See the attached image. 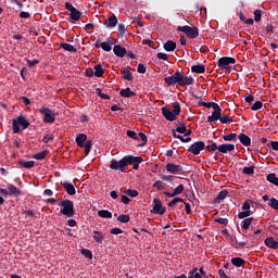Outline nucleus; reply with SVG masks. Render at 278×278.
Returning <instances> with one entry per match:
<instances>
[{
    "mask_svg": "<svg viewBox=\"0 0 278 278\" xmlns=\"http://www.w3.org/2000/svg\"><path fill=\"white\" fill-rule=\"evenodd\" d=\"M153 188H157V190H164V186L162 185V181L157 180L153 184Z\"/></svg>",
    "mask_w": 278,
    "mask_h": 278,
    "instance_id": "nucleus-62",
    "label": "nucleus"
},
{
    "mask_svg": "<svg viewBox=\"0 0 278 278\" xmlns=\"http://www.w3.org/2000/svg\"><path fill=\"white\" fill-rule=\"evenodd\" d=\"M167 173H172L175 175V173H181L184 170V167L181 165H176L175 163H167L165 166Z\"/></svg>",
    "mask_w": 278,
    "mask_h": 278,
    "instance_id": "nucleus-12",
    "label": "nucleus"
},
{
    "mask_svg": "<svg viewBox=\"0 0 278 278\" xmlns=\"http://www.w3.org/2000/svg\"><path fill=\"white\" fill-rule=\"evenodd\" d=\"M139 138L142 140V143L139 147H144L147 144V135L144 132H139Z\"/></svg>",
    "mask_w": 278,
    "mask_h": 278,
    "instance_id": "nucleus-52",
    "label": "nucleus"
},
{
    "mask_svg": "<svg viewBox=\"0 0 278 278\" xmlns=\"http://www.w3.org/2000/svg\"><path fill=\"white\" fill-rule=\"evenodd\" d=\"M228 194H229V191H227V189L219 191L217 197L214 199V204L219 205V203H223V200L227 199Z\"/></svg>",
    "mask_w": 278,
    "mask_h": 278,
    "instance_id": "nucleus-19",
    "label": "nucleus"
},
{
    "mask_svg": "<svg viewBox=\"0 0 278 278\" xmlns=\"http://www.w3.org/2000/svg\"><path fill=\"white\" fill-rule=\"evenodd\" d=\"M231 264L232 266H236V268H241V266H244V264H247V261H244L242 257H232Z\"/></svg>",
    "mask_w": 278,
    "mask_h": 278,
    "instance_id": "nucleus-28",
    "label": "nucleus"
},
{
    "mask_svg": "<svg viewBox=\"0 0 278 278\" xmlns=\"http://www.w3.org/2000/svg\"><path fill=\"white\" fill-rule=\"evenodd\" d=\"M153 204L154 214H160L161 216L166 214V207H162V200L156 198L153 200Z\"/></svg>",
    "mask_w": 278,
    "mask_h": 278,
    "instance_id": "nucleus-10",
    "label": "nucleus"
},
{
    "mask_svg": "<svg viewBox=\"0 0 278 278\" xmlns=\"http://www.w3.org/2000/svg\"><path fill=\"white\" fill-rule=\"evenodd\" d=\"M239 141L241 142V144H243V147H251V137L247 136L245 134H240L238 136Z\"/></svg>",
    "mask_w": 278,
    "mask_h": 278,
    "instance_id": "nucleus-24",
    "label": "nucleus"
},
{
    "mask_svg": "<svg viewBox=\"0 0 278 278\" xmlns=\"http://www.w3.org/2000/svg\"><path fill=\"white\" fill-rule=\"evenodd\" d=\"M231 151H236V146L233 143H223L218 146L219 153H231Z\"/></svg>",
    "mask_w": 278,
    "mask_h": 278,
    "instance_id": "nucleus-13",
    "label": "nucleus"
},
{
    "mask_svg": "<svg viewBox=\"0 0 278 278\" xmlns=\"http://www.w3.org/2000/svg\"><path fill=\"white\" fill-rule=\"evenodd\" d=\"M252 223H253V217L243 219L242 229H249V227H251Z\"/></svg>",
    "mask_w": 278,
    "mask_h": 278,
    "instance_id": "nucleus-45",
    "label": "nucleus"
},
{
    "mask_svg": "<svg viewBox=\"0 0 278 278\" xmlns=\"http://www.w3.org/2000/svg\"><path fill=\"white\" fill-rule=\"evenodd\" d=\"M53 140V135H46L42 138V142H45L46 144L50 141Z\"/></svg>",
    "mask_w": 278,
    "mask_h": 278,
    "instance_id": "nucleus-63",
    "label": "nucleus"
},
{
    "mask_svg": "<svg viewBox=\"0 0 278 278\" xmlns=\"http://www.w3.org/2000/svg\"><path fill=\"white\" fill-rule=\"evenodd\" d=\"M122 79L126 81H134V74H131V67L122 70Z\"/></svg>",
    "mask_w": 278,
    "mask_h": 278,
    "instance_id": "nucleus-18",
    "label": "nucleus"
},
{
    "mask_svg": "<svg viewBox=\"0 0 278 278\" xmlns=\"http://www.w3.org/2000/svg\"><path fill=\"white\" fill-rule=\"evenodd\" d=\"M223 113V109H220V105L214 109V112L212 115L207 117V123H216V121H220V115Z\"/></svg>",
    "mask_w": 278,
    "mask_h": 278,
    "instance_id": "nucleus-11",
    "label": "nucleus"
},
{
    "mask_svg": "<svg viewBox=\"0 0 278 278\" xmlns=\"http://www.w3.org/2000/svg\"><path fill=\"white\" fill-rule=\"evenodd\" d=\"M163 49H164L165 51H168V52L175 51V49H177V43H176L175 41H173V40H167V41L164 43Z\"/></svg>",
    "mask_w": 278,
    "mask_h": 278,
    "instance_id": "nucleus-26",
    "label": "nucleus"
},
{
    "mask_svg": "<svg viewBox=\"0 0 278 278\" xmlns=\"http://www.w3.org/2000/svg\"><path fill=\"white\" fill-rule=\"evenodd\" d=\"M21 127L22 129H27V127H29V121H27L23 115H18L12 121L13 134H18V131H21Z\"/></svg>",
    "mask_w": 278,
    "mask_h": 278,
    "instance_id": "nucleus-5",
    "label": "nucleus"
},
{
    "mask_svg": "<svg viewBox=\"0 0 278 278\" xmlns=\"http://www.w3.org/2000/svg\"><path fill=\"white\" fill-rule=\"evenodd\" d=\"M36 64H40V61L35 59V60H27V66H29V68H33V66H36Z\"/></svg>",
    "mask_w": 278,
    "mask_h": 278,
    "instance_id": "nucleus-56",
    "label": "nucleus"
},
{
    "mask_svg": "<svg viewBox=\"0 0 278 278\" xmlns=\"http://www.w3.org/2000/svg\"><path fill=\"white\" fill-rule=\"evenodd\" d=\"M173 108L174 110H170L167 106H163L161 109L164 118L166 121H169L170 123H173L174 121H177V116L181 114V104H179V102H174Z\"/></svg>",
    "mask_w": 278,
    "mask_h": 278,
    "instance_id": "nucleus-3",
    "label": "nucleus"
},
{
    "mask_svg": "<svg viewBox=\"0 0 278 278\" xmlns=\"http://www.w3.org/2000/svg\"><path fill=\"white\" fill-rule=\"evenodd\" d=\"M118 25V17L116 15H111L108 17V21L104 22V27L112 29Z\"/></svg>",
    "mask_w": 278,
    "mask_h": 278,
    "instance_id": "nucleus-15",
    "label": "nucleus"
},
{
    "mask_svg": "<svg viewBox=\"0 0 278 278\" xmlns=\"http://www.w3.org/2000/svg\"><path fill=\"white\" fill-rule=\"evenodd\" d=\"M119 97H124V99H131V97H136V92L131 91V88L127 87L119 91Z\"/></svg>",
    "mask_w": 278,
    "mask_h": 278,
    "instance_id": "nucleus-22",
    "label": "nucleus"
},
{
    "mask_svg": "<svg viewBox=\"0 0 278 278\" xmlns=\"http://www.w3.org/2000/svg\"><path fill=\"white\" fill-rule=\"evenodd\" d=\"M177 31H182V34H186L187 38H199V27H190L188 25L186 26H177Z\"/></svg>",
    "mask_w": 278,
    "mask_h": 278,
    "instance_id": "nucleus-6",
    "label": "nucleus"
},
{
    "mask_svg": "<svg viewBox=\"0 0 278 278\" xmlns=\"http://www.w3.org/2000/svg\"><path fill=\"white\" fill-rule=\"evenodd\" d=\"M222 138L225 142H236L238 140V134L232 132L230 135H224Z\"/></svg>",
    "mask_w": 278,
    "mask_h": 278,
    "instance_id": "nucleus-31",
    "label": "nucleus"
},
{
    "mask_svg": "<svg viewBox=\"0 0 278 278\" xmlns=\"http://www.w3.org/2000/svg\"><path fill=\"white\" fill-rule=\"evenodd\" d=\"M215 223H218L219 225H229V219L219 217L215 219Z\"/></svg>",
    "mask_w": 278,
    "mask_h": 278,
    "instance_id": "nucleus-57",
    "label": "nucleus"
},
{
    "mask_svg": "<svg viewBox=\"0 0 278 278\" xmlns=\"http://www.w3.org/2000/svg\"><path fill=\"white\" fill-rule=\"evenodd\" d=\"M48 153H49V151L43 150L41 152L34 154L33 157H34V160H45V157H47Z\"/></svg>",
    "mask_w": 278,
    "mask_h": 278,
    "instance_id": "nucleus-37",
    "label": "nucleus"
},
{
    "mask_svg": "<svg viewBox=\"0 0 278 278\" xmlns=\"http://www.w3.org/2000/svg\"><path fill=\"white\" fill-rule=\"evenodd\" d=\"M81 253L85 257H87V260H92V251L88 250V249H83Z\"/></svg>",
    "mask_w": 278,
    "mask_h": 278,
    "instance_id": "nucleus-50",
    "label": "nucleus"
},
{
    "mask_svg": "<svg viewBox=\"0 0 278 278\" xmlns=\"http://www.w3.org/2000/svg\"><path fill=\"white\" fill-rule=\"evenodd\" d=\"M98 216H100V218H112V212L108 210H100L98 211Z\"/></svg>",
    "mask_w": 278,
    "mask_h": 278,
    "instance_id": "nucleus-36",
    "label": "nucleus"
},
{
    "mask_svg": "<svg viewBox=\"0 0 278 278\" xmlns=\"http://www.w3.org/2000/svg\"><path fill=\"white\" fill-rule=\"evenodd\" d=\"M243 175H255V166L243 167Z\"/></svg>",
    "mask_w": 278,
    "mask_h": 278,
    "instance_id": "nucleus-39",
    "label": "nucleus"
},
{
    "mask_svg": "<svg viewBox=\"0 0 278 278\" xmlns=\"http://www.w3.org/2000/svg\"><path fill=\"white\" fill-rule=\"evenodd\" d=\"M232 122H233V117L229 116V114L224 112L220 115L219 123H222V125H229V123H232Z\"/></svg>",
    "mask_w": 278,
    "mask_h": 278,
    "instance_id": "nucleus-27",
    "label": "nucleus"
},
{
    "mask_svg": "<svg viewBox=\"0 0 278 278\" xmlns=\"http://www.w3.org/2000/svg\"><path fill=\"white\" fill-rule=\"evenodd\" d=\"M60 47L61 49H64V51H68L70 53H77V48L71 43L63 42L60 45Z\"/></svg>",
    "mask_w": 278,
    "mask_h": 278,
    "instance_id": "nucleus-30",
    "label": "nucleus"
},
{
    "mask_svg": "<svg viewBox=\"0 0 278 278\" xmlns=\"http://www.w3.org/2000/svg\"><path fill=\"white\" fill-rule=\"evenodd\" d=\"M137 72L140 73L141 75H144V73H147V67L144 66V64L139 63L137 67Z\"/></svg>",
    "mask_w": 278,
    "mask_h": 278,
    "instance_id": "nucleus-53",
    "label": "nucleus"
},
{
    "mask_svg": "<svg viewBox=\"0 0 278 278\" xmlns=\"http://www.w3.org/2000/svg\"><path fill=\"white\" fill-rule=\"evenodd\" d=\"M61 186H63L64 190H66L67 194H70L71 197L77 194V190L75 189V185H73L68 181H64V182H61Z\"/></svg>",
    "mask_w": 278,
    "mask_h": 278,
    "instance_id": "nucleus-14",
    "label": "nucleus"
},
{
    "mask_svg": "<svg viewBox=\"0 0 278 278\" xmlns=\"http://www.w3.org/2000/svg\"><path fill=\"white\" fill-rule=\"evenodd\" d=\"M59 205L61 207L60 214L67 216V218H73V216H75V204L72 200H62Z\"/></svg>",
    "mask_w": 278,
    "mask_h": 278,
    "instance_id": "nucleus-4",
    "label": "nucleus"
},
{
    "mask_svg": "<svg viewBox=\"0 0 278 278\" xmlns=\"http://www.w3.org/2000/svg\"><path fill=\"white\" fill-rule=\"evenodd\" d=\"M184 190H185L184 185H179V186H177V187L174 189V191H173L172 193L168 192V191H165L164 194H165L166 197H169V199H173L174 197H178V194H181V193L184 192Z\"/></svg>",
    "mask_w": 278,
    "mask_h": 278,
    "instance_id": "nucleus-17",
    "label": "nucleus"
},
{
    "mask_svg": "<svg viewBox=\"0 0 278 278\" xmlns=\"http://www.w3.org/2000/svg\"><path fill=\"white\" fill-rule=\"evenodd\" d=\"M156 58H157V60H164V61H166V60H168V54H166V53H164V52H157V53H156Z\"/></svg>",
    "mask_w": 278,
    "mask_h": 278,
    "instance_id": "nucleus-55",
    "label": "nucleus"
},
{
    "mask_svg": "<svg viewBox=\"0 0 278 278\" xmlns=\"http://www.w3.org/2000/svg\"><path fill=\"white\" fill-rule=\"evenodd\" d=\"M83 149H85V155H88L92 149V140H87L85 143H84V147Z\"/></svg>",
    "mask_w": 278,
    "mask_h": 278,
    "instance_id": "nucleus-38",
    "label": "nucleus"
},
{
    "mask_svg": "<svg viewBox=\"0 0 278 278\" xmlns=\"http://www.w3.org/2000/svg\"><path fill=\"white\" fill-rule=\"evenodd\" d=\"M167 86H180L185 88L186 86H192L194 84V78L191 76L184 75V72L176 71L172 76L164 78Z\"/></svg>",
    "mask_w": 278,
    "mask_h": 278,
    "instance_id": "nucleus-2",
    "label": "nucleus"
},
{
    "mask_svg": "<svg viewBox=\"0 0 278 278\" xmlns=\"http://www.w3.org/2000/svg\"><path fill=\"white\" fill-rule=\"evenodd\" d=\"M113 53L117 58H125V55H127V49L123 48V46H121V45H115L113 47Z\"/></svg>",
    "mask_w": 278,
    "mask_h": 278,
    "instance_id": "nucleus-16",
    "label": "nucleus"
},
{
    "mask_svg": "<svg viewBox=\"0 0 278 278\" xmlns=\"http://www.w3.org/2000/svg\"><path fill=\"white\" fill-rule=\"evenodd\" d=\"M100 47L103 51L110 52L112 51V46L110 45V42L104 41L100 43Z\"/></svg>",
    "mask_w": 278,
    "mask_h": 278,
    "instance_id": "nucleus-47",
    "label": "nucleus"
},
{
    "mask_svg": "<svg viewBox=\"0 0 278 278\" xmlns=\"http://www.w3.org/2000/svg\"><path fill=\"white\" fill-rule=\"evenodd\" d=\"M126 194H127L128 197H131V199H136V197H138V190L128 189V190H126Z\"/></svg>",
    "mask_w": 278,
    "mask_h": 278,
    "instance_id": "nucleus-49",
    "label": "nucleus"
},
{
    "mask_svg": "<svg viewBox=\"0 0 278 278\" xmlns=\"http://www.w3.org/2000/svg\"><path fill=\"white\" fill-rule=\"evenodd\" d=\"M208 144L205 146V150L207 151V153H214V151H218V144H216V142L214 141H207Z\"/></svg>",
    "mask_w": 278,
    "mask_h": 278,
    "instance_id": "nucleus-32",
    "label": "nucleus"
},
{
    "mask_svg": "<svg viewBox=\"0 0 278 278\" xmlns=\"http://www.w3.org/2000/svg\"><path fill=\"white\" fill-rule=\"evenodd\" d=\"M254 21H255L256 23H260V22L262 21V10L256 9V10L254 11Z\"/></svg>",
    "mask_w": 278,
    "mask_h": 278,
    "instance_id": "nucleus-48",
    "label": "nucleus"
},
{
    "mask_svg": "<svg viewBox=\"0 0 278 278\" xmlns=\"http://www.w3.org/2000/svg\"><path fill=\"white\" fill-rule=\"evenodd\" d=\"M229 64H236V60L231 56H222L217 61V66L222 68V71L229 70Z\"/></svg>",
    "mask_w": 278,
    "mask_h": 278,
    "instance_id": "nucleus-9",
    "label": "nucleus"
},
{
    "mask_svg": "<svg viewBox=\"0 0 278 278\" xmlns=\"http://www.w3.org/2000/svg\"><path fill=\"white\" fill-rule=\"evenodd\" d=\"M96 94H97L98 97H100V99H104V100H106V101H110V96H109L108 93L101 92V89H100V88H97V89H96Z\"/></svg>",
    "mask_w": 278,
    "mask_h": 278,
    "instance_id": "nucleus-41",
    "label": "nucleus"
},
{
    "mask_svg": "<svg viewBox=\"0 0 278 278\" xmlns=\"http://www.w3.org/2000/svg\"><path fill=\"white\" fill-rule=\"evenodd\" d=\"M7 189L9 190L10 197H21V191H20V189L16 188V186L9 184L7 186Z\"/></svg>",
    "mask_w": 278,
    "mask_h": 278,
    "instance_id": "nucleus-23",
    "label": "nucleus"
},
{
    "mask_svg": "<svg viewBox=\"0 0 278 278\" xmlns=\"http://www.w3.org/2000/svg\"><path fill=\"white\" fill-rule=\"evenodd\" d=\"M118 223H129L131 220V217L129 215L122 214L117 217Z\"/></svg>",
    "mask_w": 278,
    "mask_h": 278,
    "instance_id": "nucleus-44",
    "label": "nucleus"
},
{
    "mask_svg": "<svg viewBox=\"0 0 278 278\" xmlns=\"http://www.w3.org/2000/svg\"><path fill=\"white\" fill-rule=\"evenodd\" d=\"M93 240L97 242V244H103V240H105V237L100 231L94 230L93 231Z\"/></svg>",
    "mask_w": 278,
    "mask_h": 278,
    "instance_id": "nucleus-33",
    "label": "nucleus"
},
{
    "mask_svg": "<svg viewBox=\"0 0 278 278\" xmlns=\"http://www.w3.org/2000/svg\"><path fill=\"white\" fill-rule=\"evenodd\" d=\"M201 151H205V142L195 141L188 148V152L192 155H201Z\"/></svg>",
    "mask_w": 278,
    "mask_h": 278,
    "instance_id": "nucleus-8",
    "label": "nucleus"
},
{
    "mask_svg": "<svg viewBox=\"0 0 278 278\" xmlns=\"http://www.w3.org/2000/svg\"><path fill=\"white\" fill-rule=\"evenodd\" d=\"M140 164H142V156L126 155L119 161H116V159L111 160L109 168H111V170H121V173H125L127 167L131 165L134 170H138Z\"/></svg>",
    "mask_w": 278,
    "mask_h": 278,
    "instance_id": "nucleus-1",
    "label": "nucleus"
},
{
    "mask_svg": "<svg viewBox=\"0 0 278 278\" xmlns=\"http://www.w3.org/2000/svg\"><path fill=\"white\" fill-rule=\"evenodd\" d=\"M39 112L43 116V123H55L56 114L51 109L42 106Z\"/></svg>",
    "mask_w": 278,
    "mask_h": 278,
    "instance_id": "nucleus-7",
    "label": "nucleus"
},
{
    "mask_svg": "<svg viewBox=\"0 0 278 278\" xmlns=\"http://www.w3.org/2000/svg\"><path fill=\"white\" fill-rule=\"evenodd\" d=\"M126 136H128V138H131L132 140H138V135H136V131L134 130H127Z\"/></svg>",
    "mask_w": 278,
    "mask_h": 278,
    "instance_id": "nucleus-54",
    "label": "nucleus"
},
{
    "mask_svg": "<svg viewBox=\"0 0 278 278\" xmlns=\"http://www.w3.org/2000/svg\"><path fill=\"white\" fill-rule=\"evenodd\" d=\"M118 31H119L121 36H125V33L127 31V28H125V24L118 25Z\"/></svg>",
    "mask_w": 278,
    "mask_h": 278,
    "instance_id": "nucleus-59",
    "label": "nucleus"
},
{
    "mask_svg": "<svg viewBox=\"0 0 278 278\" xmlns=\"http://www.w3.org/2000/svg\"><path fill=\"white\" fill-rule=\"evenodd\" d=\"M204 108H213V110L215 109V108H218V103H216V102H205V104H204Z\"/></svg>",
    "mask_w": 278,
    "mask_h": 278,
    "instance_id": "nucleus-61",
    "label": "nucleus"
},
{
    "mask_svg": "<svg viewBox=\"0 0 278 278\" xmlns=\"http://www.w3.org/2000/svg\"><path fill=\"white\" fill-rule=\"evenodd\" d=\"M93 71L94 77H103V74L105 73V70H103V66L101 64L94 65Z\"/></svg>",
    "mask_w": 278,
    "mask_h": 278,
    "instance_id": "nucleus-29",
    "label": "nucleus"
},
{
    "mask_svg": "<svg viewBox=\"0 0 278 278\" xmlns=\"http://www.w3.org/2000/svg\"><path fill=\"white\" fill-rule=\"evenodd\" d=\"M262 108H264V103H262V101H256L251 106V110L252 112H257V110H262Z\"/></svg>",
    "mask_w": 278,
    "mask_h": 278,
    "instance_id": "nucleus-40",
    "label": "nucleus"
},
{
    "mask_svg": "<svg viewBox=\"0 0 278 278\" xmlns=\"http://www.w3.org/2000/svg\"><path fill=\"white\" fill-rule=\"evenodd\" d=\"M249 216H251V211H243L238 214V218H240V220H242V218H249Z\"/></svg>",
    "mask_w": 278,
    "mask_h": 278,
    "instance_id": "nucleus-51",
    "label": "nucleus"
},
{
    "mask_svg": "<svg viewBox=\"0 0 278 278\" xmlns=\"http://www.w3.org/2000/svg\"><path fill=\"white\" fill-rule=\"evenodd\" d=\"M110 233H113V236H118L119 233H123V229L113 228V229L110 230Z\"/></svg>",
    "mask_w": 278,
    "mask_h": 278,
    "instance_id": "nucleus-60",
    "label": "nucleus"
},
{
    "mask_svg": "<svg viewBox=\"0 0 278 278\" xmlns=\"http://www.w3.org/2000/svg\"><path fill=\"white\" fill-rule=\"evenodd\" d=\"M186 124H182V126H177L176 131L177 134H186Z\"/></svg>",
    "mask_w": 278,
    "mask_h": 278,
    "instance_id": "nucleus-58",
    "label": "nucleus"
},
{
    "mask_svg": "<svg viewBox=\"0 0 278 278\" xmlns=\"http://www.w3.org/2000/svg\"><path fill=\"white\" fill-rule=\"evenodd\" d=\"M88 142V136L86 134H79L76 136V144L77 147H80V149H84V143Z\"/></svg>",
    "mask_w": 278,
    "mask_h": 278,
    "instance_id": "nucleus-21",
    "label": "nucleus"
},
{
    "mask_svg": "<svg viewBox=\"0 0 278 278\" xmlns=\"http://www.w3.org/2000/svg\"><path fill=\"white\" fill-rule=\"evenodd\" d=\"M70 18L72 21H79L81 18V12L79 10L75 9L70 13Z\"/></svg>",
    "mask_w": 278,
    "mask_h": 278,
    "instance_id": "nucleus-34",
    "label": "nucleus"
},
{
    "mask_svg": "<svg viewBox=\"0 0 278 278\" xmlns=\"http://www.w3.org/2000/svg\"><path fill=\"white\" fill-rule=\"evenodd\" d=\"M241 210L243 212H251V200H245L242 204Z\"/></svg>",
    "mask_w": 278,
    "mask_h": 278,
    "instance_id": "nucleus-42",
    "label": "nucleus"
},
{
    "mask_svg": "<svg viewBox=\"0 0 278 278\" xmlns=\"http://www.w3.org/2000/svg\"><path fill=\"white\" fill-rule=\"evenodd\" d=\"M264 242L265 247H268V249L277 250L278 248V241H276L274 237H267Z\"/></svg>",
    "mask_w": 278,
    "mask_h": 278,
    "instance_id": "nucleus-20",
    "label": "nucleus"
},
{
    "mask_svg": "<svg viewBox=\"0 0 278 278\" xmlns=\"http://www.w3.org/2000/svg\"><path fill=\"white\" fill-rule=\"evenodd\" d=\"M20 166H22L23 168H34V166H36V162H34V161H21Z\"/></svg>",
    "mask_w": 278,
    "mask_h": 278,
    "instance_id": "nucleus-35",
    "label": "nucleus"
},
{
    "mask_svg": "<svg viewBox=\"0 0 278 278\" xmlns=\"http://www.w3.org/2000/svg\"><path fill=\"white\" fill-rule=\"evenodd\" d=\"M191 73H195L197 75H203V73H205V65L203 64L192 65Z\"/></svg>",
    "mask_w": 278,
    "mask_h": 278,
    "instance_id": "nucleus-25",
    "label": "nucleus"
},
{
    "mask_svg": "<svg viewBox=\"0 0 278 278\" xmlns=\"http://www.w3.org/2000/svg\"><path fill=\"white\" fill-rule=\"evenodd\" d=\"M176 203H184V199L181 198H174L172 201L168 202V207H175Z\"/></svg>",
    "mask_w": 278,
    "mask_h": 278,
    "instance_id": "nucleus-46",
    "label": "nucleus"
},
{
    "mask_svg": "<svg viewBox=\"0 0 278 278\" xmlns=\"http://www.w3.org/2000/svg\"><path fill=\"white\" fill-rule=\"evenodd\" d=\"M268 205H269V207H271L273 210H278V200L275 199V198L269 199Z\"/></svg>",
    "mask_w": 278,
    "mask_h": 278,
    "instance_id": "nucleus-43",
    "label": "nucleus"
},
{
    "mask_svg": "<svg viewBox=\"0 0 278 278\" xmlns=\"http://www.w3.org/2000/svg\"><path fill=\"white\" fill-rule=\"evenodd\" d=\"M270 147L274 151H278V141H270Z\"/></svg>",
    "mask_w": 278,
    "mask_h": 278,
    "instance_id": "nucleus-64",
    "label": "nucleus"
}]
</instances>
